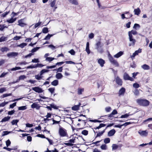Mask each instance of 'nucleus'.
<instances>
[{
  "mask_svg": "<svg viewBox=\"0 0 152 152\" xmlns=\"http://www.w3.org/2000/svg\"><path fill=\"white\" fill-rule=\"evenodd\" d=\"M137 34V32L136 31L132 30L130 31L129 32V41L132 42V43L129 44V46H131V45L134 46L136 42L135 39H133V36L132 34L136 35Z\"/></svg>",
  "mask_w": 152,
  "mask_h": 152,
  "instance_id": "nucleus-1",
  "label": "nucleus"
},
{
  "mask_svg": "<svg viewBox=\"0 0 152 152\" xmlns=\"http://www.w3.org/2000/svg\"><path fill=\"white\" fill-rule=\"evenodd\" d=\"M136 101L139 105L143 107L148 106L150 104L149 101L146 99H138Z\"/></svg>",
  "mask_w": 152,
  "mask_h": 152,
  "instance_id": "nucleus-2",
  "label": "nucleus"
},
{
  "mask_svg": "<svg viewBox=\"0 0 152 152\" xmlns=\"http://www.w3.org/2000/svg\"><path fill=\"white\" fill-rule=\"evenodd\" d=\"M108 59L110 62L116 66H118L119 64L117 61L109 53L108 55Z\"/></svg>",
  "mask_w": 152,
  "mask_h": 152,
  "instance_id": "nucleus-3",
  "label": "nucleus"
},
{
  "mask_svg": "<svg viewBox=\"0 0 152 152\" xmlns=\"http://www.w3.org/2000/svg\"><path fill=\"white\" fill-rule=\"evenodd\" d=\"M58 133L60 136L64 137L67 135V131L65 129L60 127L58 130Z\"/></svg>",
  "mask_w": 152,
  "mask_h": 152,
  "instance_id": "nucleus-4",
  "label": "nucleus"
},
{
  "mask_svg": "<svg viewBox=\"0 0 152 152\" xmlns=\"http://www.w3.org/2000/svg\"><path fill=\"white\" fill-rule=\"evenodd\" d=\"M133 16L132 14H130L129 11H126L124 12V13L122 14L121 15V18L124 19L126 18L127 19L131 18Z\"/></svg>",
  "mask_w": 152,
  "mask_h": 152,
  "instance_id": "nucleus-5",
  "label": "nucleus"
},
{
  "mask_svg": "<svg viewBox=\"0 0 152 152\" xmlns=\"http://www.w3.org/2000/svg\"><path fill=\"white\" fill-rule=\"evenodd\" d=\"M96 49L100 53H102L104 52V50L102 48V45H101V42L100 41H98L96 44Z\"/></svg>",
  "mask_w": 152,
  "mask_h": 152,
  "instance_id": "nucleus-6",
  "label": "nucleus"
},
{
  "mask_svg": "<svg viewBox=\"0 0 152 152\" xmlns=\"http://www.w3.org/2000/svg\"><path fill=\"white\" fill-rule=\"evenodd\" d=\"M83 126L82 127H80L79 128H75L73 126V124H74L73 122H72V125H71V126L72 128V131L73 132H74L75 130H76L77 131H78L80 129H82L85 128L86 127V122L85 121H83Z\"/></svg>",
  "mask_w": 152,
  "mask_h": 152,
  "instance_id": "nucleus-7",
  "label": "nucleus"
},
{
  "mask_svg": "<svg viewBox=\"0 0 152 152\" xmlns=\"http://www.w3.org/2000/svg\"><path fill=\"white\" fill-rule=\"evenodd\" d=\"M123 78L125 80H129L132 81L134 80V78L130 77L129 75L126 72H125L124 74Z\"/></svg>",
  "mask_w": 152,
  "mask_h": 152,
  "instance_id": "nucleus-8",
  "label": "nucleus"
},
{
  "mask_svg": "<svg viewBox=\"0 0 152 152\" xmlns=\"http://www.w3.org/2000/svg\"><path fill=\"white\" fill-rule=\"evenodd\" d=\"M115 81L116 83L119 86H121L122 85L123 81L118 76H117L115 78Z\"/></svg>",
  "mask_w": 152,
  "mask_h": 152,
  "instance_id": "nucleus-9",
  "label": "nucleus"
},
{
  "mask_svg": "<svg viewBox=\"0 0 152 152\" xmlns=\"http://www.w3.org/2000/svg\"><path fill=\"white\" fill-rule=\"evenodd\" d=\"M32 89L36 92L39 93H42L43 91L42 89L39 87H35L32 88Z\"/></svg>",
  "mask_w": 152,
  "mask_h": 152,
  "instance_id": "nucleus-10",
  "label": "nucleus"
},
{
  "mask_svg": "<svg viewBox=\"0 0 152 152\" xmlns=\"http://www.w3.org/2000/svg\"><path fill=\"white\" fill-rule=\"evenodd\" d=\"M118 113L117 111L115 109L110 114L104 116H107V117L111 118L113 117V115L116 114Z\"/></svg>",
  "mask_w": 152,
  "mask_h": 152,
  "instance_id": "nucleus-11",
  "label": "nucleus"
},
{
  "mask_svg": "<svg viewBox=\"0 0 152 152\" xmlns=\"http://www.w3.org/2000/svg\"><path fill=\"white\" fill-rule=\"evenodd\" d=\"M23 19H21L18 20V25L21 27H24L27 25V24L23 22Z\"/></svg>",
  "mask_w": 152,
  "mask_h": 152,
  "instance_id": "nucleus-12",
  "label": "nucleus"
},
{
  "mask_svg": "<svg viewBox=\"0 0 152 152\" xmlns=\"http://www.w3.org/2000/svg\"><path fill=\"white\" fill-rule=\"evenodd\" d=\"M115 132L116 131L115 129H112L108 132L107 136L109 137L112 136L114 135Z\"/></svg>",
  "mask_w": 152,
  "mask_h": 152,
  "instance_id": "nucleus-13",
  "label": "nucleus"
},
{
  "mask_svg": "<svg viewBox=\"0 0 152 152\" xmlns=\"http://www.w3.org/2000/svg\"><path fill=\"white\" fill-rule=\"evenodd\" d=\"M98 62L102 67L104 66V64L105 63V61L102 58H99L98 60Z\"/></svg>",
  "mask_w": 152,
  "mask_h": 152,
  "instance_id": "nucleus-14",
  "label": "nucleus"
},
{
  "mask_svg": "<svg viewBox=\"0 0 152 152\" xmlns=\"http://www.w3.org/2000/svg\"><path fill=\"white\" fill-rule=\"evenodd\" d=\"M81 105V103L79 102L78 104L77 105H75L73 106L72 108V110L77 111L79 109Z\"/></svg>",
  "mask_w": 152,
  "mask_h": 152,
  "instance_id": "nucleus-15",
  "label": "nucleus"
},
{
  "mask_svg": "<svg viewBox=\"0 0 152 152\" xmlns=\"http://www.w3.org/2000/svg\"><path fill=\"white\" fill-rule=\"evenodd\" d=\"M139 133L142 136H147L148 134V132L147 130L142 131L141 132H139Z\"/></svg>",
  "mask_w": 152,
  "mask_h": 152,
  "instance_id": "nucleus-16",
  "label": "nucleus"
},
{
  "mask_svg": "<svg viewBox=\"0 0 152 152\" xmlns=\"http://www.w3.org/2000/svg\"><path fill=\"white\" fill-rule=\"evenodd\" d=\"M105 129H104L101 132H97V133L96 136L95 137V138H96L98 137H99L102 135L105 132Z\"/></svg>",
  "mask_w": 152,
  "mask_h": 152,
  "instance_id": "nucleus-17",
  "label": "nucleus"
},
{
  "mask_svg": "<svg viewBox=\"0 0 152 152\" xmlns=\"http://www.w3.org/2000/svg\"><path fill=\"white\" fill-rule=\"evenodd\" d=\"M125 89L124 88H121L119 90L118 94L119 95H123L125 92Z\"/></svg>",
  "mask_w": 152,
  "mask_h": 152,
  "instance_id": "nucleus-18",
  "label": "nucleus"
},
{
  "mask_svg": "<svg viewBox=\"0 0 152 152\" xmlns=\"http://www.w3.org/2000/svg\"><path fill=\"white\" fill-rule=\"evenodd\" d=\"M86 51L88 54L90 53V51L89 49V43L88 42H87Z\"/></svg>",
  "mask_w": 152,
  "mask_h": 152,
  "instance_id": "nucleus-19",
  "label": "nucleus"
},
{
  "mask_svg": "<svg viewBox=\"0 0 152 152\" xmlns=\"http://www.w3.org/2000/svg\"><path fill=\"white\" fill-rule=\"evenodd\" d=\"M31 108H36L37 109H39V104L36 103H34L32 104H31Z\"/></svg>",
  "mask_w": 152,
  "mask_h": 152,
  "instance_id": "nucleus-20",
  "label": "nucleus"
},
{
  "mask_svg": "<svg viewBox=\"0 0 152 152\" xmlns=\"http://www.w3.org/2000/svg\"><path fill=\"white\" fill-rule=\"evenodd\" d=\"M141 12V11L139 8H138L137 9H135L134 10V12L135 15H139Z\"/></svg>",
  "mask_w": 152,
  "mask_h": 152,
  "instance_id": "nucleus-21",
  "label": "nucleus"
},
{
  "mask_svg": "<svg viewBox=\"0 0 152 152\" xmlns=\"http://www.w3.org/2000/svg\"><path fill=\"white\" fill-rule=\"evenodd\" d=\"M11 117L10 116H7V117H5L1 121V122H6L7 121H8L10 119V118Z\"/></svg>",
  "mask_w": 152,
  "mask_h": 152,
  "instance_id": "nucleus-22",
  "label": "nucleus"
},
{
  "mask_svg": "<svg viewBox=\"0 0 152 152\" xmlns=\"http://www.w3.org/2000/svg\"><path fill=\"white\" fill-rule=\"evenodd\" d=\"M123 53L122 51H120L115 55L114 56V57L115 58H118L123 54Z\"/></svg>",
  "mask_w": 152,
  "mask_h": 152,
  "instance_id": "nucleus-23",
  "label": "nucleus"
},
{
  "mask_svg": "<svg viewBox=\"0 0 152 152\" xmlns=\"http://www.w3.org/2000/svg\"><path fill=\"white\" fill-rule=\"evenodd\" d=\"M63 77V76L62 74L60 73H57L56 75V77L58 79L62 78Z\"/></svg>",
  "mask_w": 152,
  "mask_h": 152,
  "instance_id": "nucleus-24",
  "label": "nucleus"
},
{
  "mask_svg": "<svg viewBox=\"0 0 152 152\" xmlns=\"http://www.w3.org/2000/svg\"><path fill=\"white\" fill-rule=\"evenodd\" d=\"M141 67L144 70H148L150 69V66L146 64H144L142 65Z\"/></svg>",
  "mask_w": 152,
  "mask_h": 152,
  "instance_id": "nucleus-25",
  "label": "nucleus"
},
{
  "mask_svg": "<svg viewBox=\"0 0 152 152\" xmlns=\"http://www.w3.org/2000/svg\"><path fill=\"white\" fill-rule=\"evenodd\" d=\"M51 84L53 86H56L58 84V81L57 80H55L51 82Z\"/></svg>",
  "mask_w": 152,
  "mask_h": 152,
  "instance_id": "nucleus-26",
  "label": "nucleus"
},
{
  "mask_svg": "<svg viewBox=\"0 0 152 152\" xmlns=\"http://www.w3.org/2000/svg\"><path fill=\"white\" fill-rule=\"evenodd\" d=\"M70 3L75 5H78V3L77 0H68Z\"/></svg>",
  "mask_w": 152,
  "mask_h": 152,
  "instance_id": "nucleus-27",
  "label": "nucleus"
},
{
  "mask_svg": "<svg viewBox=\"0 0 152 152\" xmlns=\"http://www.w3.org/2000/svg\"><path fill=\"white\" fill-rule=\"evenodd\" d=\"M106 126V124H100L99 126L94 127V129H99L100 128L104 127Z\"/></svg>",
  "mask_w": 152,
  "mask_h": 152,
  "instance_id": "nucleus-28",
  "label": "nucleus"
},
{
  "mask_svg": "<svg viewBox=\"0 0 152 152\" xmlns=\"http://www.w3.org/2000/svg\"><path fill=\"white\" fill-rule=\"evenodd\" d=\"M84 88H78L77 90V94L78 95L81 94L82 93V92H84Z\"/></svg>",
  "mask_w": 152,
  "mask_h": 152,
  "instance_id": "nucleus-29",
  "label": "nucleus"
},
{
  "mask_svg": "<svg viewBox=\"0 0 152 152\" xmlns=\"http://www.w3.org/2000/svg\"><path fill=\"white\" fill-rule=\"evenodd\" d=\"M0 50L2 53H3L4 52H7L9 51V49L7 47H4L2 48Z\"/></svg>",
  "mask_w": 152,
  "mask_h": 152,
  "instance_id": "nucleus-30",
  "label": "nucleus"
},
{
  "mask_svg": "<svg viewBox=\"0 0 152 152\" xmlns=\"http://www.w3.org/2000/svg\"><path fill=\"white\" fill-rule=\"evenodd\" d=\"M26 77L25 75H20L18 79L17 80L16 82H18L20 80H23Z\"/></svg>",
  "mask_w": 152,
  "mask_h": 152,
  "instance_id": "nucleus-31",
  "label": "nucleus"
},
{
  "mask_svg": "<svg viewBox=\"0 0 152 152\" xmlns=\"http://www.w3.org/2000/svg\"><path fill=\"white\" fill-rule=\"evenodd\" d=\"M54 35V34H48V35L44 39L45 40H49L50 39V37L53 36Z\"/></svg>",
  "mask_w": 152,
  "mask_h": 152,
  "instance_id": "nucleus-32",
  "label": "nucleus"
},
{
  "mask_svg": "<svg viewBox=\"0 0 152 152\" xmlns=\"http://www.w3.org/2000/svg\"><path fill=\"white\" fill-rule=\"evenodd\" d=\"M16 18H13L12 17L9 20H7V22L9 23H12L16 20Z\"/></svg>",
  "mask_w": 152,
  "mask_h": 152,
  "instance_id": "nucleus-33",
  "label": "nucleus"
},
{
  "mask_svg": "<svg viewBox=\"0 0 152 152\" xmlns=\"http://www.w3.org/2000/svg\"><path fill=\"white\" fill-rule=\"evenodd\" d=\"M19 120L18 119L13 120L11 122L12 125H17V123L19 122Z\"/></svg>",
  "mask_w": 152,
  "mask_h": 152,
  "instance_id": "nucleus-34",
  "label": "nucleus"
},
{
  "mask_svg": "<svg viewBox=\"0 0 152 152\" xmlns=\"http://www.w3.org/2000/svg\"><path fill=\"white\" fill-rule=\"evenodd\" d=\"M49 31L47 27H44V28L42 30V32L45 34H46L48 33Z\"/></svg>",
  "mask_w": 152,
  "mask_h": 152,
  "instance_id": "nucleus-35",
  "label": "nucleus"
},
{
  "mask_svg": "<svg viewBox=\"0 0 152 152\" xmlns=\"http://www.w3.org/2000/svg\"><path fill=\"white\" fill-rule=\"evenodd\" d=\"M17 53L15 52H11L10 53H8L7 54V56L8 57L10 56H16Z\"/></svg>",
  "mask_w": 152,
  "mask_h": 152,
  "instance_id": "nucleus-36",
  "label": "nucleus"
},
{
  "mask_svg": "<svg viewBox=\"0 0 152 152\" xmlns=\"http://www.w3.org/2000/svg\"><path fill=\"white\" fill-rule=\"evenodd\" d=\"M12 93H10V94H4L1 96V97L2 98H4V97H7L8 96H11L12 95Z\"/></svg>",
  "mask_w": 152,
  "mask_h": 152,
  "instance_id": "nucleus-37",
  "label": "nucleus"
},
{
  "mask_svg": "<svg viewBox=\"0 0 152 152\" xmlns=\"http://www.w3.org/2000/svg\"><path fill=\"white\" fill-rule=\"evenodd\" d=\"M88 131L86 130H83L81 132L82 134L85 136L87 135L88 134Z\"/></svg>",
  "mask_w": 152,
  "mask_h": 152,
  "instance_id": "nucleus-38",
  "label": "nucleus"
},
{
  "mask_svg": "<svg viewBox=\"0 0 152 152\" xmlns=\"http://www.w3.org/2000/svg\"><path fill=\"white\" fill-rule=\"evenodd\" d=\"M110 140L109 138H106L104 139V142L105 144H107L109 143L110 142Z\"/></svg>",
  "mask_w": 152,
  "mask_h": 152,
  "instance_id": "nucleus-39",
  "label": "nucleus"
},
{
  "mask_svg": "<svg viewBox=\"0 0 152 152\" xmlns=\"http://www.w3.org/2000/svg\"><path fill=\"white\" fill-rule=\"evenodd\" d=\"M7 37L2 36L0 38V42L6 41L7 39Z\"/></svg>",
  "mask_w": 152,
  "mask_h": 152,
  "instance_id": "nucleus-40",
  "label": "nucleus"
},
{
  "mask_svg": "<svg viewBox=\"0 0 152 152\" xmlns=\"http://www.w3.org/2000/svg\"><path fill=\"white\" fill-rule=\"evenodd\" d=\"M27 45V44L26 43H23L18 45V46L20 47L21 48H23Z\"/></svg>",
  "mask_w": 152,
  "mask_h": 152,
  "instance_id": "nucleus-41",
  "label": "nucleus"
},
{
  "mask_svg": "<svg viewBox=\"0 0 152 152\" xmlns=\"http://www.w3.org/2000/svg\"><path fill=\"white\" fill-rule=\"evenodd\" d=\"M27 107L26 106H24L21 107H18L19 110H24L27 109Z\"/></svg>",
  "mask_w": 152,
  "mask_h": 152,
  "instance_id": "nucleus-42",
  "label": "nucleus"
},
{
  "mask_svg": "<svg viewBox=\"0 0 152 152\" xmlns=\"http://www.w3.org/2000/svg\"><path fill=\"white\" fill-rule=\"evenodd\" d=\"M55 59L54 58L51 57H47L46 58V60L49 61L51 62Z\"/></svg>",
  "mask_w": 152,
  "mask_h": 152,
  "instance_id": "nucleus-43",
  "label": "nucleus"
},
{
  "mask_svg": "<svg viewBox=\"0 0 152 152\" xmlns=\"http://www.w3.org/2000/svg\"><path fill=\"white\" fill-rule=\"evenodd\" d=\"M34 65L35 68H36L37 67H42L44 66V65H43L42 64L39 63H37Z\"/></svg>",
  "mask_w": 152,
  "mask_h": 152,
  "instance_id": "nucleus-44",
  "label": "nucleus"
},
{
  "mask_svg": "<svg viewBox=\"0 0 152 152\" xmlns=\"http://www.w3.org/2000/svg\"><path fill=\"white\" fill-rule=\"evenodd\" d=\"M49 71L48 69H43L40 72V75H42L44 73L47 72Z\"/></svg>",
  "mask_w": 152,
  "mask_h": 152,
  "instance_id": "nucleus-45",
  "label": "nucleus"
},
{
  "mask_svg": "<svg viewBox=\"0 0 152 152\" xmlns=\"http://www.w3.org/2000/svg\"><path fill=\"white\" fill-rule=\"evenodd\" d=\"M129 113H126L124 115H122L121 117H120L121 118H126L128 117L130 115H130L129 114Z\"/></svg>",
  "mask_w": 152,
  "mask_h": 152,
  "instance_id": "nucleus-46",
  "label": "nucleus"
},
{
  "mask_svg": "<svg viewBox=\"0 0 152 152\" xmlns=\"http://www.w3.org/2000/svg\"><path fill=\"white\" fill-rule=\"evenodd\" d=\"M22 69V68L20 67H15L11 69L10 70L12 71H15L17 70L20 69Z\"/></svg>",
  "mask_w": 152,
  "mask_h": 152,
  "instance_id": "nucleus-47",
  "label": "nucleus"
},
{
  "mask_svg": "<svg viewBox=\"0 0 152 152\" xmlns=\"http://www.w3.org/2000/svg\"><path fill=\"white\" fill-rule=\"evenodd\" d=\"M100 148L102 150H106L107 149V145L105 144L102 145Z\"/></svg>",
  "mask_w": 152,
  "mask_h": 152,
  "instance_id": "nucleus-48",
  "label": "nucleus"
},
{
  "mask_svg": "<svg viewBox=\"0 0 152 152\" xmlns=\"http://www.w3.org/2000/svg\"><path fill=\"white\" fill-rule=\"evenodd\" d=\"M142 52V49L139 48L138 50H137L135 51L134 53L136 55H138L139 53H140Z\"/></svg>",
  "mask_w": 152,
  "mask_h": 152,
  "instance_id": "nucleus-49",
  "label": "nucleus"
},
{
  "mask_svg": "<svg viewBox=\"0 0 152 152\" xmlns=\"http://www.w3.org/2000/svg\"><path fill=\"white\" fill-rule=\"evenodd\" d=\"M63 70V67L61 66L59 67L57 69H55L53 70V71H57V72H62Z\"/></svg>",
  "mask_w": 152,
  "mask_h": 152,
  "instance_id": "nucleus-50",
  "label": "nucleus"
},
{
  "mask_svg": "<svg viewBox=\"0 0 152 152\" xmlns=\"http://www.w3.org/2000/svg\"><path fill=\"white\" fill-rule=\"evenodd\" d=\"M90 121L91 122H94V123H95V122L101 123V122H103V121L99 120H96V119H95V120H90Z\"/></svg>",
  "mask_w": 152,
  "mask_h": 152,
  "instance_id": "nucleus-51",
  "label": "nucleus"
},
{
  "mask_svg": "<svg viewBox=\"0 0 152 152\" xmlns=\"http://www.w3.org/2000/svg\"><path fill=\"white\" fill-rule=\"evenodd\" d=\"M9 13V11L5 12L1 14V16L3 18H4L6 16V15Z\"/></svg>",
  "mask_w": 152,
  "mask_h": 152,
  "instance_id": "nucleus-52",
  "label": "nucleus"
},
{
  "mask_svg": "<svg viewBox=\"0 0 152 152\" xmlns=\"http://www.w3.org/2000/svg\"><path fill=\"white\" fill-rule=\"evenodd\" d=\"M40 47H36V48H34L32 49L31 50V52L32 53H34Z\"/></svg>",
  "mask_w": 152,
  "mask_h": 152,
  "instance_id": "nucleus-53",
  "label": "nucleus"
},
{
  "mask_svg": "<svg viewBox=\"0 0 152 152\" xmlns=\"http://www.w3.org/2000/svg\"><path fill=\"white\" fill-rule=\"evenodd\" d=\"M118 145L116 144H113L112 145L113 150H116L118 148Z\"/></svg>",
  "mask_w": 152,
  "mask_h": 152,
  "instance_id": "nucleus-54",
  "label": "nucleus"
},
{
  "mask_svg": "<svg viewBox=\"0 0 152 152\" xmlns=\"http://www.w3.org/2000/svg\"><path fill=\"white\" fill-rule=\"evenodd\" d=\"M56 2V0H53L50 4V6L53 7L55 6Z\"/></svg>",
  "mask_w": 152,
  "mask_h": 152,
  "instance_id": "nucleus-55",
  "label": "nucleus"
},
{
  "mask_svg": "<svg viewBox=\"0 0 152 152\" xmlns=\"http://www.w3.org/2000/svg\"><path fill=\"white\" fill-rule=\"evenodd\" d=\"M105 110L106 112H109L112 109L110 107H106Z\"/></svg>",
  "mask_w": 152,
  "mask_h": 152,
  "instance_id": "nucleus-56",
  "label": "nucleus"
},
{
  "mask_svg": "<svg viewBox=\"0 0 152 152\" xmlns=\"http://www.w3.org/2000/svg\"><path fill=\"white\" fill-rule=\"evenodd\" d=\"M55 88H49L48 90L49 92H50L51 94H53L55 91Z\"/></svg>",
  "mask_w": 152,
  "mask_h": 152,
  "instance_id": "nucleus-57",
  "label": "nucleus"
},
{
  "mask_svg": "<svg viewBox=\"0 0 152 152\" xmlns=\"http://www.w3.org/2000/svg\"><path fill=\"white\" fill-rule=\"evenodd\" d=\"M139 28L140 27V25L137 23H135L133 26V28L136 30L137 29L136 28Z\"/></svg>",
  "mask_w": 152,
  "mask_h": 152,
  "instance_id": "nucleus-58",
  "label": "nucleus"
},
{
  "mask_svg": "<svg viewBox=\"0 0 152 152\" xmlns=\"http://www.w3.org/2000/svg\"><path fill=\"white\" fill-rule=\"evenodd\" d=\"M133 86L134 88H137L140 87L139 84L137 83H134L133 84Z\"/></svg>",
  "mask_w": 152,
  "mask_h": 152,
  "instance_id": "nucleus-59",
  "label": "nucleus"
},
{
  "mask_svg": "<svg viewBox=\"0 0 152 152\" xmlns=\"http://www.w3.org/2000/svg\"><path fill=\"white\" fill-rule=\"evenodd\" d=\"M41 75H36L35 76V78L38 80H40L42 78Z\"/></svg>",
  "mask_w": 152,
  "mask_h": 152,
  "instance_id": "nucleus-60",
  "label": "nucleus"
},
{
  "mask_svg": "<svg viewBox=\"0 0 152 152\" xmlns=\"http://www.w3.org/2000/svg\"><path fill=\"white\" fill-rule=\"evenodd\" d=\"M21 38V36H16L15 37L13 38V39L14 40H17Z\"/></svg>",
  "mask_w": 152,
  "mask_h": 152,
  "instance_id": "nucleus-61",
  "label": "nucleus"
},
{
  "mask_svg": "<svg viewBox=\"0 0 152 152\" xmlns=\"http://www.w3.org/2000/svg\"><path fill=\"white\" fill-rule=\"evenodd\" d=\"M11 132H8V131H4L3 132V134H2V136H4L9 134Z\"/></svg>",
  "mask_w": 152,
  "mask_h": 152,
  "instance_id": "nucleus-62",
  "label": "nucleus"
},
{
  "mask_svg": "<svg viewBox=\"0 0 152 152\" xmlns=\"http://www.w3.org/2000/svg\"><path fill=\"white\" fill-rule=\"evenodd\" d=\"M50 106L52 108H53L54 109H58V107L57 106H56L55 105L53 104H50Z\"/></svg>",
  "mask_w": 152,
  "mask_h": 152,
  "instance_id": "nucleus-63",
  "label": "nucleus"
},
{
  "mask_svg": "<svg viewBox=\"0 0 152 152\" xmlns=\"http://www.w3.org/2000/svg\"><path fill=\"white\" fill-rule=\"evenodd\" d=\"M42 23L41 22H39L38 23H36L34 25V28H36L38 26H39L42 24Z\"/></svg>",
  "mask_w": 152,
  "mask_h": 152,
  "instance_id": "nucleus-64",
  "label": "nucleus"
}]
</instances>
